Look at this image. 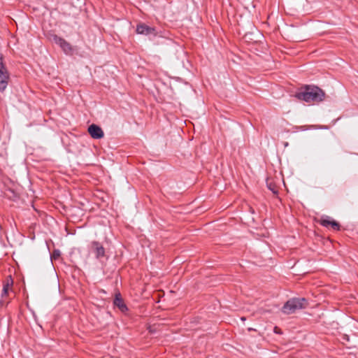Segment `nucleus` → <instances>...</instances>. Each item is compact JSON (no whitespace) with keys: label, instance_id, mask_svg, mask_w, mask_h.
I'll use <instances>...</instances> for the list:
<instances>
[{"label":"nucleus","instance_id":"1","mask_svg":"<svg viewBox=\"0 0 358 358\" xmlns=\"http://www.w3.org/2000/svg\"><path fill=\"white\" fill-rule=\"evenodd\" d=\"M324 92L316 86H306L304 90L296 93V97L306 102H320L324 99Z\"/></svg>","mask_w":358,"mask_h":358},{"label":"nucleus","instance_id":"2","mask_svg":"<svg viewBox=\"0 0 358 358\" xmlns=\"http://www.w3.org/2000/svg\"><path fill=\"white\" fill-rule=\"evenodd\" d=\"M308 305L304 298H294L287 301L282 308V311L287 315L292 314L297 310L305 308Z\"/></svg>","mask_w":358,"mask_h":358},{"label":"nucleus","instance_id":"3","mask_svg":"<svg viewBox=\"0 0 358 358\" xmlns=\"http://www.w3.org/2000/svg\"><path fill=\"white\" fill-rule=\"evenodd\" d=\"M8 73L3 64V57L0 54V91H3L8 84Z\"/></svg>","mask_w":358,"mask_h":358},{"label":"nucleus","instance_id":"4","mask_svg":"<svg viewBox=\"0 0 358 358\" xmlns=\"http://www.w3.org/2000/svg\"><path fill=\"white\" fill-rule=\"evenodd\" d=\"M136 32L138 34H143L145 36H154L157 35V31L154 27H149L145 24H139L136 27Z\"/></svg>","mask_w":358,"mask_h":358},{"label":"nucleus","instance_id":"5","mask_svg":"<svg viewBox=\"0 0 358 358\" xmlns=\"http://www.w3.org/2000/svg\"><path fill=\"white\" fill-rule=\"evenodd\" d=\"M53 41L62 48L66 54H71L73 50L71 45L64 38L57 36H54Z\"/></svg>","mask_w":358,"mask_h":358},{"label":"nucleus","instance_id":"6","mask_svg":"<svg viewBox=\"0 0 358 358\" xmlns=\"http://www.w3.org/2000/svg\"><path fill=\"white\" fill-rule=\"evenodd\" d=\"M88 132L92 136V138L94 139L101 138L103 137L104 135L102 129L94 124H91L88 127Z\"/></svg>","mask_w":358,"mask_h":358},{"label":"nucleus","instance_id":"7","mask_svg":"<svg viewBox=\"0 0 358 358\" xmlns=\"http://www.w3.org/2000/svg\"><path fill=\"white\" fill-rule=\"evenodd\" d=\"M92 249L96 255V257L99 259L105 256V249L98 241L92 242Z\"/></svg>","mask_w":358,"mask_h":358},{"label":"nucleus","instance_id":"8","mask_svg":"<svg viewBox=\"0 0 358 358\" xmlns=\"http://www.w3.org/2000/svg\"><path fill=\"white\" fill-rule=\"evenodd\" d=\"M114 305L118 307L122 312H124L127 310V306L121 298L120 293L115 295V298L114 299Z\"/></svg>","mask_w":358,"mask_h":358},{"label":"nucleus","instance_id":"9","mask_svg":"<svg viewBox=\"0 0 358 358\" xmlns=\"http://www.w3.org/2000/svg\"><path fill=\"white\" fill-rule=\"evenodd\" d=\"M13 283V279L10 276L8 277L6 279V282L3 285V290H2V296H4L8 294L9 289L12 287Z\"/></svg>","mask_w":358,"mask_h":358},{"label":"nucleus","instance_id":"10","mask_svg":"<svg viewBox=\"0 0 358 358\" xmlns=\"http://www.w3.org/2000/svg\"><path fill=\"white\" fill-rule=\"evenodd\" d=\"M331 220H329V217H322L321 218V220H320V223L324 226V227H328L329 226H330V224H331Z\"/></svg>","mask_w":358,"mask_h":358},{"label":"nucleus","instance_id":"11","mask_svg":"<svg viewBox=\"0 0 358 358\" xmlns=\"http://www.w3.org/2000/svg\"><path fill=\"white\" fill-rule=\"evenodd\" d=\"M330 226L334 229V230H339L340 229V225L339 224L334 221V220H331V224H330Z\"/></svg>","mask_w":358,"mask_h":358},{"label":"nucleus","instance_id":"12","mask_svg":"<svg viewBox=\"0 0 358 358\" xmlns=\"http://www.w3.org/2000/svg\"><path fill=\"white\" fill-rule=\"evenodd\" d=\"M268 188L274 193H275V190L274 189V188H273L271 185L268 186Z\"/></svg>","mask_w":358,"mask_h":358},{"label":"nucleus","instance_id":"13","mask_svg":"<svg viewBox=\"0 0 358 358\" xmlns=\"http://www.w3.org/2000/svg\"><path fill=\"white\" fill-rule=\"evenodd\" d=\"M59 252L58 251H55L54 252V256L56 257V256H59Z\"/></svg>","mask_w":358,"mask_h":358}]
</instances>
